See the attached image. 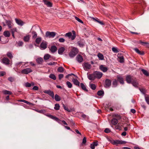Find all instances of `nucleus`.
I'll return each instance as SVG.
<instances>
[{"label": "nucleus", "mask_w": 149, "mask_h": 149, "mask_svg": "<svg viewBox=\"0 0 149 149\" xmlns=\"http://www.w3.org/2000/svg\"><path fill=\"white\" fill-rule=\"evenodd\" d=\"M72 32L73 34V35H72V33L71 32H69L66 33L65 35V36L68 37L69 38H71L72 40H73L76 37L75 32L74 31H72Z\"/></svg>", "instance_id": "nucleus-1"}, {"label": "nucleus", "mask_w": 149, "mask_h": 149, "mask_svg": "<svg viewBox=\"0 0 149 149\" xmlns=\"http://www.w3.org/2000/svg\"><path fill=\"white\" fill-rule=\"evenodd\" d=\"M78 49L76 48H73L72 51L70 53L69 56L71 58L74 57L78 53Z\"/></svg>", "instance_id": "nucleus-2"}, {"label": "nucleus", "mask_w": 149, "mask_h": 149, "mask_svg": "<svg viewBox=\"0 0 149 149\" xmlns=\"http://www.w3.org/2000/svg\"><path fill=\"white\" fill-rule=\"evenodd\" d=\"M56 33L54 32L47 31L45 33V36L49 38H54L56 35Z\"/></svg>", "instance_id": "nucleus-3"}, {"label": "nucleus", "mask_w": 149, "mask_h": 149, "mask_svg": "<svg viewBox=\"0 0 149 149\" xmlns=\"http://www.w3.org/2000/svg\"><path fill=\"white\" fill-rule=\"evenodd\" d=\"M43 92L44 93L49 95V96H51L53 99L54 98V94L53 91H52L50 90H48L44 91Z\"/></svg>", "instance_id": "nucleus-4"}, {"label": "nucleus", "mask_w": 149, "mask_h": 149, "mask_svg": "<svg viewBox=\"0 0 149 149\" xmlns=\"http://www.w3.org/2000/svg\"><path fill=\"white\" fill-rule=\"evenodd\" d=\"M83 67L85 70L87 71L91 69V65L88 63H85L83 65Z\"/></svg>", "instance_id": "nucleus-5"}, {"label": "nucleus", "mask_w": 149, "mask_h": 149, "mask_svg": "<svg viewBox=\"0 0 149 149\" xmlns=\"http://www.w3.org/2000/svg\"><path fill=\"white\" fill-rule=\"evenodd\" d=\"M102 73L100 72L95 71L94 72V75L96 78L100 79L102 75Z\"/></svg>", "instance_id": "nucleus-6"}, {"label": "nucleus", "mask_w": 149, "mask_h": 149, "mask_svg": "<svg viewBox=\"0 0 149 149\" xmlns=\"http://www.w3.org/2000/svg\"><path fill=\"white\" fill-rule=\"evenodd\" d=\"M32 71V70L30 68H26L22 70L21 71V73L22 74H27L31 72Z\"/></svg>", "instance_id": "nucleus-7"}, {"label": "nucleus", "mask_w": 149, "mask_h": 149, "mask_svg": "<svg viewBox=\"0 0 149 149\" xmlns=\"http://www.w3.org/2000/svg\"><path fill=\"white\" fill-rule=\"evenodd\" d=\"M111 80L106 79L105 81V87L106 88L109 87L111 85Z\"/></svg>", "instance_id": "nucleus-8"}, {"label": "nucleus", "mask_w": 149, "mask_h": 149, "mask_svg": "<svg viewBox=\"0 0 149 149\" xmlns=\"http://www.w3.org/2000/svg\"><path fill=\"white\" fill-rule=\"evenodd\" d=\"M127 143V142L125 141L122 140H116L114 141V144L117 145L119 144H125Z\"/></svg>", "instance_id": "nucleus-9"}, {"label": "nucleus", "mask_w": 149, "mask_h": 149, "mask_svg": "<svg viewBox=\"0 0 149 149\" xmlns=\"http://www.w3.org/2000/svg\"><path fill=\"white\" fill-rule=\"evenodd\" d=\"M47 47V44L46 42H42L40 45V48L42 49H45Z\"/></svg>", "instance_id": "nucleus-10"}, {"label": "nucleus", "mask_w": 149, "mask_h": 149, "mask_svg": "<svg viewBox=\"0 0 149 149\" xmlns=\"http://www.w3.org/2000/svg\"><path fill=\"white\" fill-rule=\"evenodd\" d=\"M15 20L16 22L19 25L22 26L24 24V22L21 19L15 18Z\"/></svg>", "instance_id": "nucleus-11"}, {"label": "nucleus", "mask_w": 149, "mask_h": 149, "mask_svg": "<svg viewBox=\"0 0 149 149\" xmlns=\"http://www.w3.org/2000/svg\"><path fill=\"white\" fill-rule=\"evenodd\" d=\"M117 56L119 59V61L120 63H123L124 61V58L123 56L119 54H118Z\"/></svg>", "instance_id": "nucleus-12"}, {"label": "nucleus", "mask_w": 149, "mask_h": 149, "mask_svg": "<svg viewBox=\"0 0 149 149\" xmlns=\"http://www.w3.org/2000/svg\"><path fill=\"white\" fill-rule=\"evenodd\" d=\"M131 83L132 85L136 87H138V83L136 79H133V80L132 81Z\"/></svg>", "instance_id": "nucleus-13"}, {"label": "nucleus", "mask_w": 149, "mask_h": 149, "mask_svg": "<svg viewBox=\"0 0 149 149\" xmlns=\"http://www.w3.org/2000/svg\"><path fill=\"white\" fill-rule=\"evenodd\" d=\"M3 63L5 64L8 65L9 64L10 60L7 58H4L2 59Z\"/></svg>", "instance_id": "nucleus-14"}, {"label": "nucleus", "mask_w": 149, "mask_h": 149, "mask_svg": "<svg viewBox=\"0 0 149 149\" xmlns=\"http://www.w3.org/2000/svg\"><path fill=\"white\" fill-rule=\"evenodd\" d=\"M5 22L9 28H10L13 26V24L10 21L6 20Z\"/></svg>", "instance_id": "nucleus-15"}, {"label": "nucleus", "mask_w": 149, "mask_h": 149, "mask_svg": "<svg viewBox=\"0 0 149 149\" xmlns=\"http://www.w3.org/2000/svg\"><path fill=\"white\" fill-rule=\"evenodd\" d=\"M88 78L91 80H93L95 78V75H94V72L93 74H89L88 75Z\"/></svg>", "instance_id": "nucleus-16"}, {"label": "nucleus", "mask_w": 149, "mask_h": 149, "mask_svg": "<svg viewBox=\"0 0 149 149\" xmlns=\"http://www.w3.org/2000/svg\"><path fill=\"white\" fill-rule=\"evenodd\" d=\"M100 69L103 72H105L107 71L108 68L107 67L104 66L103 65H101L100 67Z\"/></svg>", "instance_id": "nucleus-17"}, {"label": "nucleus", "mask_w": 149, "mask_h": 149, "mask_svg": "<svg viewBox=\"0 0 149 149\" xmlns=\"http://www.w3.org/2000/svg\"><path fill=\"white\" fill-rule=\"evenodd\" d=\"M44 3L48 7H51L52 6V3L49 1L46 0H43Z\"/></svg>", "instance_id": "nucleus-18"}, {"label": "nucleus", "mask_w": 149, "mask_h": 149, "mask_svg": "<svg viewBox=\"0 0 149 149\" xmlns=\"http://www.w3.org/2000/svg\"><path fill=\"white\" fill-rule=\"evenodd\" d=\"M77 61L79 63L81 62L83 60L82 56L80 55H79L76 57Z\"/></svg>", "instance_id": "nucleus-19"}, {"label": "nucleus", "mask_w": 149, "mask_h": 149, "mask_svg": "<svg viewBox=\"0 0 149 149\" xmlns=\"http://www.w3.org/2000/svg\"><path fill=\"white\" fill-rule=\"evenodd\" d=\"M47 116L48 117H49L55 120L58 121V120H60L57 117L54 116L52 115H47Z\"/></svg>", "instance_id": "nucleus-20"}, {"label": "nucleus", "mask_w": 149, "mask_h": 149, "mask_svg": "<svg viewBox=\"0 0 149 149\" xmlns=\"http://www.w3.org/2000/svg\"><path fill=\"white\" fill-rule=\"evenodd\" d=\"M72 81L73 82L74 84L75 85L79 87L80 86L79 82L77 79H72Z\"/></svg>", "instance_id": "nucleus-21"}, {"label": "nucleus", "mask_w": 149, "mask_h": 149, "mask_svg": "<svg viewBox=\"0 0 149 149\" xmlns=\"http://www.w3.org/2000/svg\"><path fill=\"white\" fill-rule=\"evenodd\" d=\"M57 48L54 45L51 46L50 49V50L52 53H54L57 51Z\"/></svg>", "instance_id": "nucleus-22"}, {"label": "nucleus", "mask_w": 149, "mask_h": 149, "mask_svg": "<svg viewBox=\"0 0 149 149\" xmlns=\"http://www.w3.org/2000/svg\"><path fill=\"white\" fill-rule=\"evenodd\" d=\"M126 80L127 83H130L132 82V81L133 80V79L131 78V76H127L126 77Z\"/></svg>", "instance_id": "nucleus-23"}, {"label": "nucleus", "mask_w": 149, "mask_h": 149, "mask_svg": "<svg viewBox=\"0 0 149 149\" xmlns=\"http://www.w3.org/2000/svg\"><path fill=\"white\" fill-rule=\"evenodd\" d=\"M111 122L112 124L113 125H116L118 122V120L115 118L112 119L111 121Z\"/></svg>", "instance_id": "nucleus-24"}, {"label": "nucleus", "mask_w": 149, "mask_h": 149, "mask_svg": "<svg viewBox=\"0 0 149 149\" xmlns=\"http://www.w3.org/2000/svg\"><path fill=\"white\" fill-rule=\"evenodd\" d=\"M118 81H119L121 84L124 83V81L123 77L121 76H118L117 77Z\"/></svg>", "instance_id": "nucleus-25"}, {"label": "nucleus", "mask_w": 149, "mask_h": 149, "mask_svg": "<svg viewBox=\"0 0 149 149\" xmlns=\"http://www.w3.org/2000/svg\"><path fill=\"white\" fill-rule=\"evenodd\" d=\"M65 48L63 47H61L60 48L58 51V53L59 54H62L65 51Z\"/></svg>", "instance_id": "nucleus-26"}, {"label": "nucleus", "mask_w": 149, "mask_h": 149, "mask_svg": "<svg viewBox=\"0 0 149 149\" xmlns=\"http://www.w3.org/2000/svg\"><path fill=\"white\" fill-rule=\"evenodd\" d=\"M80 86L82 89L86 91H88V90L86 88L85 86L82 83L80 84Z\"/></svg>", "instance_id": "nucleus-27"}, {"label": "nucleus", "mask_w": 149, "mask_h": 149, "mask_svg": "<svg viewBox=\"0 0 149 149\" xmlns=\"http://www.w3.org/2000/svg\"><path fill=\"white\" fill-rule=\"evenodd\" d=\"M4 35L6 37H8L10 36V33L8 31H5L3 32Z\"/></svg>", "instance_id": "nucleus-28"}, {"label": "nucleus", "mask_w": 149, "mask_h": 149, "mask_svg": "<svg viewBox=\"0 0 149 149\" xmlns=\"http://www.w3.org/2000/svg\"><path fill=\"white\" fill-rule=\"evenodd\" d=\"M31 36L29 35H28L25 36L24 38V40L25 42H28Z\"/></svg>", "instance_id": "nucleus-29"}, {"label": "nucleus", "mask_w": 149, "mask_h": 149, "mask_svg": "<svg viewBox=\"0 0 149 149\" xmlns=\"http://www.w3.org/2000/svg\"><path fill=\"white\" fill-rule=\"evenodd\" d=\"M141 71L145 75L147 76H149V72L147 70L143 69H142Z\"/></svg>", "instance_id": "nucleus-30"}, {"label": "nucleus", "mask_w": 149, "mask_h": 149, "mask_svg": "<svg viewBox=\"0 0 149 149\" xmlns=\"http://www.w3.org/2000/svg\"><path fill=\"white\" fill-rule=\"evenodd\" d=\"M55 100L56 101H59L61 100V97L57 94H56L54 97Z\"/></svg>", "instance_id": "nucleus-31"}, {"label": "nucleus", "mask_w": 149, "mask_h": 149, "mask_svg": "<svg viewBox=\"0 0 149 149\" xmlns=\"http://www.w3.org/2000/svg\"><path fill=\"white\" fill-rule=\"evenodd\" d=\"M36 61L38 63L40 64L42 63L43 60L42 58H38L36 59Z\"/></svg>", "instance_id": "nucleus-32"}, {"label": "nucleus", "mask_w": 149, "mask_h": 149, "mask_svg": "<svg viewBox=\"0 0 149 149\" xmlns=\"http://www.w3.org/2000/svg\"><path fill=\"white\" fill-rule=\"evenodd\" d=\"M97 56L100 60H103L104 59V56L102 54L99 53L98 54Z\"/></svg>", "instance_id": "nucleus-33"}, {"label": "nucleus", "mask_w": 149, "mask_h": 149, "mask_svg": "<svg viewBox=\"0 0 149 149\" xmlns=\"http://www.w3.org/2000/svg\"><path fill=\"white\" fill-rule=\"evenodd\" d=\"M3 93L5 95L8 94L11 95L12 94L11 92L6 90H4L3 91Z\"/></svg>", "instance_id": "nucleus-34"}, {"label": "nucleus", "mask_w": 149, "mask_h": 149, "mask_svg": "<svg viewBox=\"0 0 149 149\" xmlns=\"http://www.w3.org/2000/svg\"><path fill=\"white\" fill-rule=\"evenodd\" d=\"M54 105L55 106L54 107V108L55 109L57 110H59V109L60 106L59 104H55Z\"/></svg>", "instance_id": "nucleus-35"}, {"label": "nucleus", "mask_w": 149, "mask_h": 149, "mask_svg": "<svg viewBox=\"0 0 149 149\" xmlns=\"http://www.w3.org/2000/svg\"><path fill=\"white\" fill-rule=\"evenodd\" d=\"M118 81L116 79H114L112 82V84L114 87H116L118 85Z\"/></svg>", "instance_id": "nucleus-36"}, {"label": "nucleus", "mask_w": 149, "mask_h": 149, "mask_svg": "<svg viewBox=\"0 0 149 149\" xmlns=\"http://www.w3.org/2000/svg\"><path fill=\"white\" fill-rule=\"evenodd\" d=\"M41 40V38L40 37H38L36 38L35 42L37 44H39Z\"/></svg>", "instance_id": "nucleus-37"}, {"label": "nucleus", "mask_w": 149, "mask_h": 149, "mask_svg": "<svg viewBox=\"0 0 149 149\" xmlns=\"http://www.w3.org/2000/svg\"><path fill=\"white\" fill-rule=\"evenodd\" d=\"M90 86L91 88L93 90H94L95 89L96 86L95 84H90Z\"/></svg>", "instance_id": "nucleus-38"}, {"label": "nucleus", "mask_w": 149, "mask_h": 149, "mask_svg": "<svg viewBox=\"0 0 149 149\" xmlns=\"http://www.w3.org/2000/svg\"><path fill=\"white\" fill-rule=\"evenodd\" d=\"M58 72H62L64 71V68L62 67H59L57 70Z\"/></svg>", "instance_id": "nucleus-39"}, {"label": "nucleus", "mask_w": 149, "mask_h": 149, "mask_svg": "<svg viewBox=\"0 0 149 149\" xmlns=\"http://www.w3.org/2000/svg\"><path fill=\"white\" fill-rule=\"evenodd\" d=\"M66 84L69 88H71L72 87V84L70 82L68 81L66 82Z\"/></svg>", "instance_id": "nucleus-40"}, {"label": "nucleus", "mask_w": 149, "mask_h": 149, "mask_svg": "<svg viewBox=\"0 0 149 149\" xmlns=\"http://www.w3.org/2000/svg\"><path fill=\"white\" fill-rule=\"evenodd\" d=\"M49 77L54 80H55L56 79V77L55 75L53 74H51L49 76Z\"/></svg>", "instance_id": "nucleus-41"}, {"label": "nucleus", "mask_w": 149, "mask_h": 149, "mask_svg": "<svg viewBox=\"0 0 149 149\" xmlns=\"http://www.w3.org/2000/svg\"><path fill=\"white\" fill-rule=\"evenodd\" d=\"M7 55L10 58H11L13 57L12 54L10 52H8L7 54Z\"/></svg>", "instance_id": "nucleus-42"}, {"label": "nucleus", "mask_w": 149, "mask_h": 149, "mask_svg": "<svg viewBox=\"0 0 149 149\" xmlns=\"http://www.w3.org/2000/svg\"><path fill=\"white\" fill-rule=\"evenodd\" d=\"M104 94V92L102 91H99L97 93V94L99 96L103 95Z\"/></svg>", "instance_id": "nucleus-43"}, {"label": "nucleus", "mask_w": 149, "mask_h": 149, "mask_svg": "<svg viewBox=\"0 0 149 149\" xmlns=\"http://www.w3.org/2000/svg\"><path fill=\"white\" fill-rule=\"evenodd\" d=\"M32 33L33 34V35L32 36V38L33 39L36 38L37 36V33L35 31H33Z\"/></svg>", "instance_id": "nucleus-44"}, {"label": "nucleus", "mask_w": 149, "mask_h": 149, "mask_svg": "<svg viewBox=\"0 0 149 149\" xmlns=\"http://www.w3.org/2000/svg\"><path fill=\"white\" fill-rule=\"evenodd\" d=\"M50 57V55L48 54H45L44 57V58L45 60H47L49 59Z\"/></svg>", "instance_id": "nucleus-45"}, {"label": "nucleus", "mask_w": 149, "mask_h": 149, "mask_svg": "<svg viewBox=\"0 0 149 149\" xmlns=\"http://www.w3.org/2000/svg\"><path fill=\"white\" fill-rule=\"evenodd\" d=\"M75 18L78 22H79L82 24L83 23V22L81 19H80L79 18H78L76 16H75Z\"/></svg>", "instance_id": "nucleus-46"}, {"label": "nucleus", "mask_w": 149, "mask_h": 149, "mask_svg": "<svg viewBox=\"0 0 149 149\" xmlns=\"http://www.w3.org/2000/svg\"><path fill=\"white\" fill-rule=\"evenodd\" d=\"M17 45L18 46L20 47L22 46L23 45V42L22 41H19L17 42Z\"/></svg>", "instance_id": "nucleus-47"}, {"label": "nucleus", "mask_w": 149, "mask_h": 149, "mask_svg": "<svg viewBox=\"0 0 149 149\" xmlns=\"http://www.w3.org/2000/svg\"><path fill=\"white\" fill-rule=\"evenodd\" d=\"M78 44L79 45L80 47H83L84 45V43L81 42L80 41L78 42Z\"/></svg>", "instance_id": "nucleus-48"}, {"label": "nucleus", "mask_w": 149, "mask_h": 149, "mask_svg": "<svg viewBox=\"0 0 149 149\" xmlns=\"http://www.w3.org/2000/svg\"><path fill=\"white\" fill-rule=\"evenodd\" d=\"M112 50L113 52L115 53H118V49L117 48L114 47H113L112 49Z\"/></svg>", "instance_id": "nucleus-49"}, {"label": "nucleus", "mask_w": 149, "mask_h": 149, "mask_svg": "<svg viewBox=\"0 0 149 149\" xmlns=\"http://www.w3.org/2000/svg\"><path fill=\"white\" fill-rule=\"evenodd\" d=\"M135 51L137 53H138V54H141V55H142V54H142L141 52V51H139L138 49L137 48H135L134 49Z\"/></svg>", "instance_id": "nucleus-50"}, {"label": "nucleus", "mask_w": 149, "mask_h": 149, "mask_svg": "<svg viewBox=\"0 0 149 149\" xmlns=\"http://www.w3.org/2000/svg\"><path fill=\"white\" fill-rule=\"evenodd\" d=\"M63 107L64 108V109L67 111H68V112H70V110L67 107H66L64 104H63Z\"/></svg>", "instance_id": "nucleus-51"}, {"label": "nucleus", "mask_w": 149, "mask_h": 149, "mask_svg": "<svg viewBox=\"0 0 149 149\" xmlns=\"http://www.w3.org/2000/svg\"><path fill=\"white\" fill-rule=\"evenodd\" d=\"M145 99L147 103L149 104V96L145 97Z\"/></svg>", "instance_id": "nucleus-52"}, {"label": "nucleus", "mask_w": 149, "mask_h": 149, "mask_svg": "<svg viewBox=\"0 0 149 149\" xmlns=\"http://www.w3.org/2000/svg\"><path fill=\"white\" fill-rule=\"evenodd\" d=\"M25 86L26 87H30L31 86V84L30 83L27 82L25 84Z\"/></svg>", "instance_id": "nucleus-53"}, {"label": "nucleus", "mask_w": 149, "mask_h": 149, "mask_svg": "<svg viewBox=\"0 0 149 149\" xmlns=\"http://www.w3.org/2000/svg\"><path fill=\"white\" fill-rule=\"evenodd\" d=\"M104 132L106 133H109L111 131L109 129L107 128L104 130Z\"/></svg>", "instance_id": "nucleus-54"}, {"label": "nucleus", "mask_w": 149, "mask_h": 149, "mask_svg": "<svg viewBox=\"0 0 149 149\" xmlns=\"http://www.w3.org/2000/svg\"><path fill=\"white\" fill-rule=\"evenodd\" d=\"M18 101L19 102H24L26 103L27 104H29V102H28L26 101L25 100H18Z\"/></svg>", "instance_id": "nucleus-55"}, {"label": "nucleus", "mask_w": 149, "mask_h": 149, "mask_svg": "<svg viewBox=\"0 0 149 149\" xmlns=\"http://www.w3.org/2000/svg\"><path fill=\"white\" fill-rule=\"evenodd\" d=\"M58 40L61 42H63L65 41V40L63 38H60Z\"/></svg>", "instance_id": "nucleus-56"}, {"label": "nucleus", "mask_w": 149, "mask_h": 149, "mask_svg": "<svg viewBox=\"0 0 149 149\" xmlns=\"http://www.w3.org/2000/svg\"><path fill=\"white\" fill-rule=\"evenodd\" d=\"M11 31L12 33H14L15 32L17 31V30L16 28H14V29H12L11 30Z\"/></svg>", "instance_id": "nucleus-57"}, {"label": "nucleus", "mask_w": 149, "mask_h": 149, "mask_svg": "<svg viewBox=\"0 0 149 149\" xmlns=\"http://www.w3.org/2000/svg\"><path fill=\"white\" fill-rule=\"evenodd\" d=\"M91 18H92L94 21H95L97 22L99 19L97 18H95L93 17H91Z\"/></svg>", "instance_id": "nucleus-58"}, {"label": "nucleus", "mask_w": 149, "mask_h": 149, "mask_svg": "<svg viewBox=\"0 0 149 149\" xmlns=\"http://www.w3.org/2000/svg\"><path fill=\"white\" fill-rule=\"evenodd\" d=\"M63 77V74H60L58 75V78L59 80H61Z\"/></svg>", "instance_id": "nucleus-59"}, {"label": "nucleus", "mask_w": 149, "mask_h": 149, "mask_svg": "<svg viewBox=\"0 0 149 149\" xmlns=\"http://www.w3.org/2000/svg\"><path fill=\"white\" fill-rule=\"evenodd\" d=\"M8 80L11 82H12L14 81L13 78L11 77L8 78Z\"/></svg>", "instance_id": "nucleus-60"}, {"label": "nucleus", "mask_w": 149, "mask_h": 149, "mask_svg": "<svg viewBox=\"0 0 149 149\" xmlns=\"http://www.w3.org/2000/svg\"><path fill=\"white\" fill-rule=\"evenodd\" d=\"M33 89L34 90L37 91L38 89V86H35L33 87Z\"/></svg>", "instance_id": "nucleus-61"}, {"label": "nucleus", "mask_w": 149, "mask_h": 149, "mask_svg": "<svg viewBox=\"0 0 149 149\" xmlns=\"http://www.w3.org/2000/svg\"><path fill=\"white\" fill-rule=\"evenodd\" d=\"M86 142V138L85 137H84L83 138L82 141V143L84 144Z\"/></svg>", "instance_id": "nucleus-62"}, {"label": "nucleus", "mask_w": 149, "mask_h": 149, "mask_svg": "<svg viewBox=\"0 0 149 149\" xmlns=\"http://www.w3.org/2000/svg\"><path fill=\"white\" fill-rule=\"evenodd\" d=\"M90 147L92 149H95V146L93 143L91 144Z\"/></svg>", "instance_id": "nucleus-63"}, {"label": "nucleus", "mask_w": 149, "mask_h": 149, "mask_svg": "<svg viewBox=\"0 0 149 149\" xmlns=\"http://www.w3.org/2000/svg\"><path fill=\"white\" fill-rule=\"evenodd\" d=\"M6 73L5 72H2L0 73V76H3Z\"/></svg>", "instance_id": "nucleus-64"}]
</instances>
